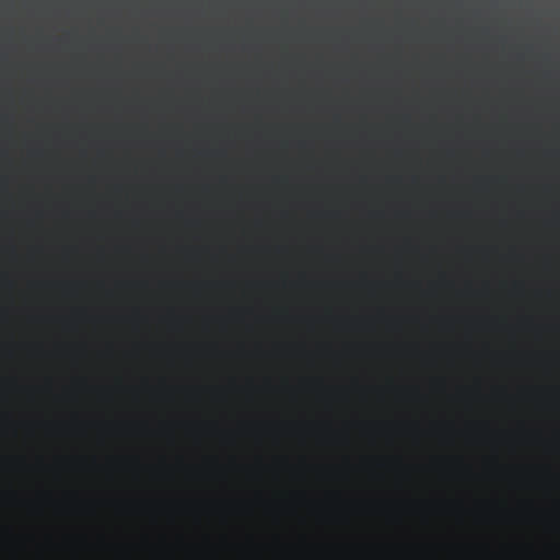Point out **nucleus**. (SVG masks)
<instances>
[{"label":"nucleus","instance_id":"f03ea898","mask_svg":"<svg viewBox=\"0 0 560 560\" xmlns=\"http://www.w3.org/2000/svg\"><path fill=\"white\" fill-rule=\"evenodd\" d=\"M1 121H7V119H5V118H3V119H1Z\"/></svg>","mask_w":560,"mask_h":560},{"label":"nucleus","instance_id":"20e7f679","mask_svg":"<svg viewBox=\"0 0 560 560\" xmlns=\"http://www.w3.org/2000/svg\"><path fill=\"white\" fill-rule=\"evenodd\" d=\"M1 277L5 278V277H7V275H1Z\"/></svg>","mask_w":560,"mask_h":560},{"label":"nucleus","instance_id":"7ed1b4c3","mask_svg":"<svg viewBox=\"0 0 560 560\" xmlns=\"http://www.w3.org/2000/svg\"><path fill=\"white\" fill-rule=\"evenodd\" d=\"M1 182L5 183V182H7V179H1Z\"/></svg>","mask_w":560,"mask_h":560},{"label":"nucleus","instance_id":"f257e3e1","mask_svg":"<svg viewBox=\"0 0 560 560\" xmlns=\"http://www.w3.org/2000/svg\"><path fill=\"white\" fill-rule=\"evenodd\" d=\"M1 556L3 557H396V552H115V553H50L12 552L8 549L7 521L1 524Z\"/></svg>","mask_w":560,"mask_h":560},{"label":"nucleus","instance_id":"39448f33","mask_svg":"<svg viewBox=\"0 0 560 560\" xmlns=\"http://www.w3.org/2000/svg\"><path fill=\"white\" fill-rule=\"evenodd\" d=\"M1 314H7V312H5V311H3V312H1Z\"/></svg>","mask_w":560,"mask_h":560}]
</instances>
